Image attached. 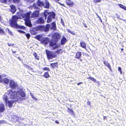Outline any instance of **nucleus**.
<instances>
[{
	"label": "nucleus",
	"instance_id": "obj_23",
	"mask_svg": "<svg viewBox=\"0 0 126 126\" xmlns=\"http://www.w3.org/2000/svg\"><path fill=\"white\" fill-rule=\"evenodd\" d=\"M36 38L38 40L41 41H42L43 38L42 37V35H38L36 36Z\"/></svg>",
	"mask_w": 126,
	"mask_h": 126
},
{
	"label": "nucleus",
	"instance_id": "obj_13",
	"mask_svg": "<svg viewBox=\"0 0 126 126\" xmlns=\"http://www.w3.org/2000/svg\"><path fill=\"white\" fill-rule=\"evenodd\" d=\"M50 12H48V11L45 10L44 11V13L42 14L43 17L44 16L45 17V19L46 20L47 16L48 15H50Z\"/></svg>",
	"mask_w": 126,
	"mask_h": 126
},
{
	"label": "nucleus",
	"instance_id": "obj_45",
	"mask_svg": "<svg viewBox=\"0 0 126 126\" xmlns=\"http://www.w3.org/2000/svg\"><path fill=\"white\" fill-rule=\"evenodd\" d=\"M8 29V31L9 32V34L10 35H11L12 34V32H11L10 30L9 29Z\"/></svg>",
	"mask_w": 126,
	"mask_h": 126
},
{
	"label": "nucleus",
	"instance_id": "obj_11",
	"mask_svg": "<svg viewBox=\"0 0 126 126\" xmlns=\"http://www.w3.org/2000/svg\"><path fill=\"white\" fill-rule=\"evenodd\" d=\"M10 11L13 13H14L16 11V8L15 5H11L10 6Z\"/></svg>",
	"mask_w": 126,
	"mask_h": 126
},
{
	"label": "nucleus",
	"instance_id": "obj_56",
	"mask_svg": "<svg viewBox=\"0 0 126 126\" xmlns=\"http://www.w3.org/2000/svg\"><path fill=\"white\" fill-rule=\"evenodd\" d=\"M55 122L56 123H57V124H59V121H58L57 120H56L55 121Z\"/></svg>",
	"mask_w": 126,
	"mask_h": 126
},
{
	"label": "nucleus",
	"instance_id": "obj_14",
	"mask_svg": "<svg viewBox=\"0 0 126 126\" xmlns=\"http://www.w3.org/2000/svg\"><path fill=\"white\" fill-rule=\"evenodd\" d=\"M51 26H50V28L52 29H53L55 30L56 29V27L55 22H53L51 23Z\"/></svg>",
	"mask_w": 126,
	"mask_h": 126
},
{
	"label": "nucleus",
	"instance_id": "obj_62",
	"mask_svg": "<svg viewBox=\"0 0 126 126\" xmlns=\"http://www.w3.org/2000/svg\"><path fill=\"white\" fill-rule=\"evenodd\" d=\"M8 45H9V46H12V45H11V44H8Z\"/></svg>",
	"mask_w": 126,
	"mask_h": 126
},
{
	"label": "nucleus",
	"instance_id": "obj_39",
	"mask_svg": "<svg viewBox=\"0 0 126 126\" xmlns=\"http://www.w3.org/2000/svg\"><path fill=\"white\" fill-rule=\"evenodd\" d=\"M118 70L120 72L121 74H122V72L121 71V68L120 67H119L118 68Z\"/></svg>",
	"mask_w": 126,
	"mask_h": 126
},
{
	"label": "nucleus",
	"instance_id": "obj_24",
	"mask_svg": "<svg viewBox=\"0 0 126 126\" xmlns=\"http://www.w3.org/2000/svg\"><path fill=\"white\" fill-rule=\"evenodd\" d=\"M38 31H42L43 30L44 28V26H39L36 27Z\"/></svg>",
	"mask_w": 126,
	"mask_h": 126
},
{
	"label": "nucleus",
	"instance_id": "obj_51",
	"mask_svg": "<svg viewBox=\"0 0 126 126\" xmlns=\"http://www.w3.org/2000/svg\"><path fill=\"white\" fill-rule=\"evenodd\" d=\"M97 17L99 18V19L100 20L101 22H102V20L101 19V18L100 17V16H98V15H97Z\"/></svg>",
	"mask_w": 126,
	"mask_h": 126
},
{
	"label": "nucleus",
	"instance_id": "obj_19",
	"mask_svg": "<svg viewBox=\"0 0 126 126\" xmlns=\"http://www.w3.org/2000/svg\"><path fill=\"white\" fill-rule=\"evenodd\" d=\"M5 108L3 104L1 103L0 104V112H3L5 110Z\"/></svg>",
	"mask_w": 126,
	"mask_h": 126
},
{
	"label": "nucleus",
	"instance_id": "obj_64",
	"mask_svg": "<svg viewBox=\"0 0 126 126\" xmlns=\"http://www.w3.org/2000/svg\"><path fill=\"white\" fill-rule=\"evenodd\" d=\"M12 0H8V1L9 2H10Z\"/></svg>",
	"mask_w": 126,
	"mask_h": 126
},
{
	"label": "nucleus",
	"instance_id": "obj_20",
	"mask_svg": "<svg viewBox=\"0 0 126 126\" xmlns=\"http://www.w3.org/2000/svg\"><path fill=\"white\" fill-rule=\"evenodd\" d=\"M104 63L105 65L107 66L110 70H111V67L110 64L107 61H104Z\"/></svg>",
	"mask_w": 126,
	"mask_h": 126
},
{
	"label": "nucleus",
	"instance_id": "obj_53",
	"mask_svg": "<svg viewBox=\"0 0 126 126\" xmlns=\"http://www.w3.org/2000/svg\"><path fill=\"white\" fill-rule=\"evenodd\" d=\"M90 103L91 102L90 101H87V104L88 105H90Z\"/></svg>",
	"mask_w": 126,
	"mask_h": 126
},
{
	"label": "nucleus",
	"instance_id": "obj_38",
	"mask_svg": "<svg viewBox=\"0 0 126 126\" xmlns=\"http://www.w3.org/2000/svg\"><path fill=\"white\" fill-rule=\"evenodd\" d=\"M18 32L21 33H25V32L21 30H18Z\"/></svg>",
	"mask_w": 126,
	"mask_h": 126
},
{
	"label": "nucleus",
	"instance_id": "obj_3",
	"mask_svg": "<svg viewBox=\"0 0 126 126\" xmlns=\"http://www.w3.org/2000/svg\"><path fill=\"white\" fill-rule=\"evenodd\" d=\"M36 2L37 3H34L33 5V7L35 9H39L38 6L41 7L43 6L44 4L43 2L40 0H38Z\"/></svg>",
	"mask_w": 126,
	"mask_h": 126
},
{
	"label": "nucleus",
	"instance_id": "obj_26",
	"mask_svg": "<svg viewBox=\"0 0 126 126\" xmlns=\"http://www.w3.org/2000/svg\"><path fill=\"white\" fill-rule=\"evenodd\" d=\"M50 65L53 68H55V67H57L58 66L57 63H51L50 64Z\"/></svg>",
	"mask_w": 126,
	"mask_h": 126
},
{
	"label": "nucleus",
	"instance_id": "obj_32",
	"mask_svg": "<svg viewBox=\"0 0 126 126\" xmlns=\"http://www.w3.org/2000/svg\"><path fill=\"white\" fill-rule=\"evenodd\" d=\"M56 56H47V57L48 59L50 60L52 59L53 58L55 57Z\"/></svg>",
	"mask_w": 126,
	"mask_h": 126
},
{
	"label": "nucleus",
	"instance_id": "obj_41",
	"mask_svg": "<svg viewBox=\"0 0 126 126\" xmlns=\"http://www.w3.org/2000/svg\"><path fill=\"white\" fill-rule=\"evenodd\" d=\"M2 76L0 75V82H2Z\"/></svg>",
	"mask_w": 126,
	"mask_h": 126
},
{
	"label": "nucleus",
	"instance_id": "obj_49",
	"mask_svg": "<svg viewBox=\"0 0 126 126\" xmlns=\"http://www.w3.org/2000/svg\"><path fill=\"white\" fill-rule=\"evenodd\" d=\"M81 56H76V58L77 59H80Z\"/></svg>",
	"mask_w": 126,
	"mask_h": 126
},
{
	"label": "nucleus",
	"instance_id": "obj_43",
	"mask_svg": "<svg viewBox=\"0 0 126 126\" xmlns=\"http://www.w3.org/2000/svg\"><path fill=\"white\" fill-rule=\"evenodd\" d=\"M20 0H13V2H19Z\"/></svg>",
	"mask_w": 126,
	"mask_h": 126
},
{
	"label": "nucleus",
	"instance_id": "obj_16",
	"mask_svg": "<svg viewBox=\"0 0 126 126\" xmlns=\"http://www.w3.org/2000/svg\"><path fill=\"white\" fill-rule=\"evenodd\" d=\"M67 41V39L64 36H63L61 40V44L64 45Z\"/></svg>",
	"mask_w": 126,
	"mask_h": 126
},
{
	"label": "nucleus",
	"instance_id": "obj_22",
	"mask_svg": "<svg viewBox=\"0 0 126 126\" xmlns=\"http://www.w3.org/2000/svg\"><path fill=\"white\" fill-rule=\"evenodd\" d=\"M25 24L26 25L29 26H30L31 25V21L29 19L25 21Z\"/></svg>",
	"mask_w": 126,
	"mask_h": 126
},
{
	"label": "nucleus",
	"instance_id": "obj_27",
	"mask_svg": "<svg viewBox=\"0 0 126 126\" xmlns=\"http://www.w3.org/2000/svg\"><path fill=\"white\" fill-rule=\"evenodd\" d=\"M118 5L121 8L123 9H124L126 10V7L125 6L121 4H118Z\"/></svg>",
	"mask_w": 126,
	"mask_h": 126
},
{
	"label": "nucleus",
	"instance_id": "obj_40",
	"mask_svg": "<svg viewBox=\"0 0 126 126\" xmlns=\"http://www.w3.org/2000/svg\"><path fill=\"white\" fill-rule=\"evenodd\" d=\"M7 0H0L1 2L6 3L7 1Z\"/></svg>",
	"mask_w": 126,
	"mask_h": 126
},
{
	"label": "nucleus",
	"instance_id": "obj_33",
	"mask_svg": "<svg viewBox=\"0 0 126 126\" xmlns=\"http://www.w3.org/2000/svg\"><path fill=\"white\" fill-rule=\"evenodd\" d=\"M25 35L27 37L28 39H29L30 37V35L29 33H25Z\"/></svg>",
	"mask_w": 126,
	"mask_h": 126
},
{
	"label": "nucleus",
	"instance_id": "obj_5",
	"mask_svg": "<svg viewBox=\"0 0 126 126\" xmlns=\"http://www.w3.org/2000/svg\"><path fill=\"white\" fill-rule=\"evenodd\" d=\"M55 14L54 12H51L50 15H49L47 17V22L49 23L51 22L52 21V18L53 19L55 18Z\"/></svg>",
	"mask_w": 126,
	"mask_h": 126
},
{
	"label": "nucleus",
	"instance_id": "obj_2",
	"mask_svg": "<svg viewBox=\"0 0 126 126\" xmlns=\"http://www.w3.org/2000/svg\"><path fill=\"white\" fill-rule=\"evenodd\" d=\"M19 18V16L15 15L13 16L12 18L9 19L10 23L12 27H16L17 26V22Z\"/></svg>",
	"mask_w": 126,
	"mask_h": 126
},
{
	"label": "nucleus",
	"instance_id": "obj_10",
	"mask_svg": "<svg viewBox=\"0 0 126 126\" xmlns=\"http://www.w3.org/2000/svg\"><path fill=\"white\" fill-rule=\"evenodd\" d=\"M31 33L33 35L36 34L38 33V31L36 28H33L30 30Z\"/></svg>",
	"mask_w": 126,
	"mask_h": 126
},
{
	"label": "nucleus",
	"instance_id": "obj_52",
	"mask_svg": "<svg viewBox=\"0 0 126 126\" xmlns=\"http://www.w3.org/2000/svg\"><path fill=\"white\" fill-rule=\"evenodd\" d=\"M29 1L31 2H33L35 0H28Z\"/></svg>",
	"mask_w": 126,
	"mask_h": 126
},
{
	"label": "nucleus",
	"instance_id": "obj_35",
	"mask_svg": "<svg viewBox=\"0 0 126 126\" xmlns=\"http://www.w3.org/2000/svg\"><path fill=\"white\" fill-rule=\"evenodd\" d=\"M42 70H43L44 71L45 70H47L48 71H50V69H49L47 67H45V68H42Z\"/></svg>",
	"mask_w": 126,
	"mask_h": 126
},
{
	"label": "nucleus",
	"instance_id": "obj_17",
	"mask_svg": "<svg viewBox=\"0 0 126 126\" xmlns=\"http://www.w3.org/2000/svg\"><path fill=\"white\" fill-rule=\"evenodd\" d=\"M80 46L85 49L86 48V44L85 42H81L80 43Z\"/></svg>",
	"mask_w": 126,
	"mask_h": 126
},
{
	"label": "nucleus",
	"instance_id": "obj_46",
	"mask_svg": "<svg viewBox=\"0 0 126 126\" xmlns=\"http://www.w3.org/2000/svg\"><path fill=\"white\" fill-rule=\"evenodd\" d=\"M101 1V0H94V1L95 2L97 3Z\"/></svg>",
	"mask_w": 126,
	"mask_h": 126
},
{
	"label": "nucleus",
	"instance_id": "obj_54",
	"mask_svg": "<svg viewBox=\"0 0 126 126\" xmlns=\"http://www.w3.org/2000/svg\"><path fill=\"white\" fill-rule=\"evenodd\" d=\"M69 33H71L72 34L74 35V33L72 32H71V31H70Z\"/></svg>",
	"mask_w": 126,
	"mask_h": 126
},
{
	"label": "nucleus",
	"instance_id": "obj_60",
	"mask_svg": "<svg viewBox=\"0 0 126 126\" xmlns=\"http://www.w3.org/2000/svg\"><path fill=\"white\" fill-rule=\"evenodd\" d=\"M17 58L20 60V61H21V59L19 57H17Z\"/></svg>",
	"mask_w": 126,
	"mask_h": 126
},
{
	"label": "nucleus",
	"instance_id": "obj_21",
	"mask_svg": "<svg viewBox=\"0 0 126 126\" xmlns=\"http://www.w3.org/2000/svg\"><path fill=\"white\" fill-rule=\"evenodd\" d=\"M66 2L68 5L71 6L74 4V3L70 0H66Z\"/></svg>",
	"mask_w": 126,
	"mask_h": 126
},
{
	"label": "nucleus",
	"instance_id": "obj_1",
	"mask_svg": "<svg viewBox=\"0 0 126 126\" xmlns=\"http://www.w3.org/2000/svg\"><path fill=\"white\" fill-rule=\"evenodd\" d=\"M17 94L22 97H24L25 96V93L22 88L18 89L17 93L13 90H9L8 93L9 96L11 99H14L15 100L14 101H8V104L9 107H12L14 101H17L19 102L23 99H25L24 98H23L18 95Z\"/></svg>",
	"mask_w": 126,
	"mask_h": 126
},
{
	"label": "nucleus",
	"instance_id": "obj_37",
	"mask_svg": "<svg viewBox=\"0 0 126 126\" xmlns=\"http://www.w3.org/2000/svg\"><path fill=\"white\" fill-rule=\"evenodd\" d=\"M3 98L4 99L6 102L7 100V96L4 95L3 96Z\"/></svg>",
	"mask_w": 126,
	"mask_h": 126
},
{
	"label": "nucleus",
	"instance_id": "obj_44",
	"mask_svg": "<svg viewBox=\"0 0 126 126\" xmlns=\"http://www.w3.org/2000/svg\"><path fill=\"white\" fill-rule=\"evenodd\" d=\"M35 58L37 59V60H38L39 59V57L38 56H34Z\"/></svg>",
	"mask_w": 126,
	"mask_h": 126
},
{
	"label": "nucleus",
	"instance_id": "obj_63",
	"mask_svg": "<svg viewBox=\"0 0 126 126\" xmlns=\"http://www.w3.org/2000/svg\"><path fill=\"white\" fill-rule=\"evenodd\" d=\"M33 55H37L36 54V53H35L34 54H33Z\"/></svg>",
	"mask_w": 126,
	"mask_h": 126
},
{
	"label": "nucleus",
	"instance_id": "obj_6",
	"mask_svg": "<svg viewBox=\"0 0 126 126\" xmlns=\"http://www.w3.org/2000/svg\"><path fill=\"white\" fill-rule=\"evenodd\" d=\"M61 37L60 34L59 33L56 32L54 33L53 35L52 39L58 42Z\"/></svg>",
	"mask_w": 126,
	"mask_h": 126
},
{
	"label": "nucleus",
	"instance_id": "obj_59",
	"mask_svg": "<svg viewBox=\"0 0 126 126\" xmlns=\"http://www.w3.org/2000/svg\"><path fill=\"white\" fill-rule=\"evenodd\" d=\"M54 0L55 1V2H58V1H59L60 0Z\"/></svg>",
	"mask_w": 126,
	"mask_h": 126
},
{
	"label": "nucleus",
	"instance_id": "obj_4",
	"mask_svg": "<svg viewBox=\"0 0 126 126\" xmlns=\"http://www.w3.org/2000/svg\"><path fill=\"white\" fill-rule=\"evenodd\" d=\"M57 42L52 39L49 42V46L50 47H53V49L55 50L58 48V46L56 45Z\"/></svg>",
	"mask_w": 126,
	"mask_h": 126
},
{
	"label": "nucleus",
	"instance_id": "obj_12",
	"mask_svg": "<svg viewBox=\"0 0 126 126\" xmlns=\"http://www.w3.org/2000/svg\"><path fill=\"white\" fill-rule=\"evenodd\" d=\"M45 22V20L42 17L39 18L37 20V23L39 24H44Z\"/></svg>",
	"mask_w": 126,
	"mask_h": 126
},
{
	"label": "nucleus",
	"instance_id": "obj_25",
	"mask_svg": "<svg viewBox=\"0 0 126 126\" xmlns=\"http://www.w3.org/2000/svg\"><path fill=\"white\" fill-rule=\"evenodd\" d=\"M50 4L48 1H46V6L45 7L46 8H49V7Z\"/></svg>",
	"mask_w": 126,
	"mask_h": 126
},
{
	"label": "nucleus",
	"instance_id": "obj_57",
	"mask_svg": "<svg viewBox=\"0 0 126 126\" xmlns=\"http://www.w3.org/2000/svg\"><path fill=\"white\" fill-rule=\"evenodd\" d=\"M83 83L82 82H79V83H78L77 84L78 85H79L80 84H81V83Z\"/></svg>",
	"mask_w": 126,
	"mask_h": 126
},
{
	"label": "nucleus",
	"instance_id": "obj_47",
	"mask_svg": "<svg viewBox=\"0 0 126 126\" xmlns=\"http://www.w3.org/2000/svg\"><path fill=\"white\" fill-rule=\"evenodd\" d=\"M61 22L63 26H64V23L63 22V20L62 19H61Z\"/></svg>",
	"mask_w": 126,
	"mask_h": 126
},
{
	"label": "nucleus",
	"instance_id": "obj_55",
	"mask_svg": "<svg viewBox=\"0 0 126 126\" xmlns=\"http://www.w3.org/2000/svg\"><path fill=\"white\" fill-rule=\"evenodd\" d=\"M69 33H71L72 34L74 35V33L72 32H71V31H70Z\"/></svg>",
	"mask_w": 126,
	"mask_h": 126
},
{
	"label": "nucleus",
	"instance_id": "obj_31",
	"mask_svg": "<svg viewBox=\"0 0 126 126\" xmlns=\"http://www.w3.org/2000/svg\"><path fill=\"white\" fill-rule=\"evenodd\" d=\"M3 81L6 84H8L9 82V80L8 79L6 78H4L3 79Z\"/></svg>",
	"mask_w": 126,
	"mask_h": 126
},
{
	"label": "nucleus",
	"instance_id": "obj_42",
	"mask_svg": "<svg viewBox=\"0 0 126 126\" xmlns=\"http://www.w3.org/2000/svg\"><path fill=\"white\" fill-rule=\"evenodd\" d=\"M76 55H81V52L79 51L77 52L76 54Z\"/></svg>",
	"mask_w": 126,
	"mask_h": 126
},
{
	"label": "nucleus",
	"instance_id": "obj_28",
	"mask_svg": "<svg viewBox=\"0 0 126 126\" xmlns=\"http://www.w3.org/2000/svg\"><path fill=\"white\" fill-rule=\"evenodd\" d=\"M68 112L71 115L74 114V111L73 110L70 109L69 108H68Z\"/></svg>",
	"mask_w": 126,
	"mask_h": 126
},
{
	"label": "nucleus",
	"instance_id": "obj_30",
	"mask_svg": "<svg viewBox=\"0 0 126 126\" xmlns=\"http://www.w3.org/2000/svg\"><path fill=\"white\" fill-rule=\"evenodd\" d=\"M46 52L47 55H53L52 54L51 52L48 50H46Z\"/></svg>",
	"mask_w": 126,
	"mask_h": 126
},
{
	"label": "nucleus",
	"instance_id": "obj_36",
	"mask_svg": "<svg viewBox=\"0 0 126 126\" xmlns=\"http://www.w3.org/2000/svg\"><path fill=\"white\" fill-rule=\"evenodd\" d=\"M18 28L23 29H25V27L23 26H18Z\"/></svg>",
	"mask_w": 126,
	"mask_h": 126
},
{
	"label": "nucleus",
	"instance_id": "obj_58",
	"mask_svg": "<svg viewBox=\"0 0 126 126\" xmlns=\"http://www.w3.org/2000/svg\"><path fill=\"white\" fill-rule=\"evenodd\" d=\"M67 31L69 33L70 32V31H71L69 30V29H67Z\"/></svg>",
	"mask_w": 126,
	"mask_h": 126
},
{
	"label": "nucleus",
	"instance_id": "obj_18",
	"mask_svg": "<svg viewBox=\"0 0 126 126\" xmlns=\"http://www.w3.org/2000/svg\"><path fill=\"white\" fill-rule=\"evenodd\" d=\"M50 27V25L49 24H47L46 27L44 26L43 30L45 32H47L48 31Z\"/></svg>",
	"mask_w": 126,
	"mask_h": 126
},
{
	"label": "nucleus",
	"instance_id": "obj_29",
	"mask_svg": "<svg viewBox=\"0 0 126 126\" xmlns=\"http://www.w3.org/2000/svg\"><path fill=\"white\" fill-rule=\"evenodd\" d=\"M43 76L45 78H47L49 77V76L48 72H45Z\"/></svg>",
	"mask_w": 126,
	"mask_h": 126
},
{
	"label": "nucleus",
	"instance_id": "obj_7",
	"mask_svg": "<svg viewBox=\"0 0 126 126\" xmlns=\"http://www.w3.org/2000/svg\"><path fill=\"white\" fill-rule=\"evenodd\" d=\"M39 10L34 11L31 15L30 17L35 18L39 16Z\"/></svg>",
	"mask_w": 126,
	"mask_h": 126
},
{
	"label": "nucleus",
	"instance_id": "obj_48",
	"mask_svg": "<svg viewBox=\"0 0 126 126\" xmlns=\"http://www.w3.org/2000/svg\"><path fill=\"white\" fill-rule=\"evenodd\" d=\"M91 80L92 81H93L94 82H96V80L93 78H92Z\"/></svg>",
	"mask_w": 126,
	"mask_h": 126
},
{
	"label": "nucleus",
	"instance_id": "obj_61",
	"mask_svg": "<svg viewBox=\"0 0 126 126\" xmlns=\"http://www.w3.org/2000/svg\"><path fill=\"white\" fill-rule=\"evenodd\" d=\"M92 78H92L91 77H90L89 78H87V79H92Z\"/></svg>",
	"mask_w": 126,
	"mask_h": 126
},
{
	"label": "nucleus",
	"instance_id": "obj_8",
	"mask_svg": "<svg viewBox=\"0 0 126 126\" xmlns=\"http://www.w3.org/2000/svg\"><path fill=\"white\" fill-rule=\"evenodd\" d=\"M10 86L11 88L13 89H16L17 87L16 83L12 80L10 81Z\"/></svg>",
	"mask_w": 126,
	"mask_h": 126
},
{
	"label": "nucleus",
	"instance_id": "obj_50",
	"mask_svg": "<svg viewBox=\"0 0 126 126\" xmlns=\"http://www.w3.org/2000/svg\"><path fill=\"white\" fill-rule=\"evenodd\" d=\"M24 67H26L27 68H29V66L28 65H27L26 64H24Z\"/></svg>",
	"mask_w": 126,
	"mask_h": 126
},
{
	"label": "nucleus",
	"instance_id": "obj_9",
	"mask_svg": "<svg viewBox=\"0 0 126 126\" xmlns=\"http://www.w3.org/2000/svg\"><path fill=\"white\" fill-rule=\"evenodd\" d=\"M49 41V38L48 37L43 38L41 42L46 45L47 44Z\"/></svg>",
	"mask_w": 126,
	"mask_h": 126
},
{
	"label": "nucleus",
	"instance_id": "obj_15",
	"mask_svg": "<svg viewBox=\"0 0 126 126\" xmlns=\"http://www.w3.org/2000/svg\"><path fill=\"white\" fill-rule=\"evenodd\" d=\"M31 13L30 12H27L25 14L22 15V16L23 17H25L26 18H29L30 16Z\"/></svg>",
	"mask_w": 126,
	"mask_h": 126
},
{
	"label": "nucleus",
	"instance_id": "obj_34",
	"mask_svg": "<svg viewBox=\"0 0 126 126\" xmlns=\"http://www.w3.org/2000/svg\"><path fill=\"white\" fill-rule=\"evenodd\" d=\"M4 32L2 29L0 28V33H1V34H4Z\"/></svg>",
	"mask_w": 126,
	"mask_h": 126
}]
</instances>
